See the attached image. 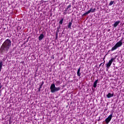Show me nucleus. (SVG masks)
Segmentation results:
<instances>
[{
  "instance_id": "3",
  "label": "nucleus",
  "mask_w": 124,
  "mask_h": 124,
  "mask_svg": "<svg viewBox=\"0 0 124 124\" xmlns=\"http://www.w3.org/2000/svg\"><path fill=\"white\" fill-rule=\"evenodd\" d=\"M116 58H117V56H116L114 58H111L110 60L108 62V63L106 64L108 69L109 67H110V66H111V65L112 64V63L113 62H114V61H115L116 60Z\"/></svg>"
},
{
  "instance_id": "12",
  "label": "nucleus",
  "mask_w": 124,
  "mask_h": 124,
  "mask_svg": "<svg viewBox=\"0 0 124 124\" xmlns=\"http://www.w3.org/2000/svg\"><path fill=\"white\" fill-rule=\"evenodd\" d=\"M117 48H118V46H116V45H115L113 47H112V48L111 49V51H115V50H117Z\"/></svg>"
},
{
  "instance_id": "1",
  "label": "nucleus",
  "mask_w": 124,
  "mask_h": 124,
  "mask_svg": "<svg viewBox=\"0 0 124 124\" xmlns=\"http://www.w3.org/2000/svg\"><path fill=\"white\" fill-rule=\"evenodd\" d=\"M11 47V40L9 39H6L1 46L0 52L1 54L7 53Z\"/></svg>"
},
{
  "instance_id": "5",
  "label": "nucleus",
  "mask_w": 124,
  "mask_h": 124,
  "mask_svg": "<svg viewBox=\"0 0 124 124\" xmlns=\"http://www.w3.org/2000/svg\"><path fill=\"white\" fill-rule=\"evenodd\" d=\"M123 40H124L123 37H122L121 39L115 44L118 48H119V47H121V46L123 45Z\"/></svg>"
},
{
  "instance_id": "4",
  "label": "nucleus",
  "mask_w": 124,
  "mask_h": 124,
  "mask_svg": "<svg viewBox=\"0 0 124 124\" xmlns=\"http://www.w3.org/2000/svg\"><path fill=\"white\" fill-rule=\"evenodd\" d=\"M112 117H113V112H111V113L105 120V122H106L107 124H108V123H110V122L112 120Z\"/></svg>"
},
{
  "instance_id": "30",
  "label": "nucleus",
  "mask_w": 124,
  "mask_h": 124,
  "mask_svg": "<svg viewBox=\"0 0 124 124\" xmlns=\"http://www.w3.org/2000/svg\"><path fill=\"white\" fill-rule=\"evenodd\" d=\"M41 91V88H38V92H40Z\"/></svg>"
},
{
  "instance_id": "2",
  "label": "nucleus",
  "mask_w": 124,
  "mask_h": 124,
  "mask_svg": "<svg viewBox=\"0 0 124 124\" xmlns=\"http://www.w3.org/2000/svg\"><path fill=\"white\" fill-rule=\"evenodd\" d=\"M50 89L52 93H54L59 92V91L61 90V87H56V85L54 83L51 84Z\"/></svg>"
},
{
  "instance_id": "6",
  "label": "nucleus",
  "mask_w": 124,
  "mask_h": 124,
  "mask_svg": "<svg viewBox=\"0 0 124 124\" xmlns=\"http://www.w3.org/2000/svg\"><path fill=\"white\" fill-rule=\"evenodd\" d=\"M114 96V93H108L107 95V97L108 98H111V97H113Z\"/></svg>"
},
{
  "instance_id": "25",
  "label": "nucleus",
  "mask_w": 124,
  "mask_h": 124,
  "mask_svg": "<svg viewBox=\"0 0 124 124\" xmlns=\"http://www.w3.org/2000/svg\"><path fill=\"white\" fill-rule=\"evenodd\" d=\"M44 84V81H43L42 82V83H41V86H43Z\"/></svg>"
},
{
  "instance_id": "16",
  "label": "nucleus",
  "mask_w": 124,
  "mask_h": 124,
  "mask_svg": "<svg viewBox=\"0 0 124 124\" xmlns=\"http://www.w3.org/2000/svg\"><path fill=\"white\" fill-rule=\"evenodd\" d=\"M63 22V18H62L61 20L59 22V24H60V25H62Z\"/></svg>"
},
{
  "instance_id": "11",
  "label": "nucleus",
  "mask_w": 124,
  "mask_h": 124,
  "mask_svg": "<svg viewBox=\"0 0 124 124\" xmlns=\"http://www.w3.org/2000/svg\"><path fill=\"white\" fill-rule=\"evenodd\" d=\"M120 24V21H116L115 23L113 24V27L114 28H116V27H118V25Z\"/></svg>"
},
{
  "instance_id": "29",
  "label": "nucleus",
  "mask_w": 124,
  "mask_h": 124,
  "mask_svg": "<svg viewBox=\"0 0 124 124\" xmlns=\"http://www.w3.org/2000/svg\"><path fill=\"white\" fill-rule=\"evenodd\" d=\"M40 89H42V85H40V87H39Z\"/></svg>"
},
{
  "instance_id": "28",
  "label": "nucleus",
  "mask_w": 124,
  "mask_h": 124,
  "mask_svg": "<svg viewBox=\"0 0 124 124\" xmlns=\"http://www.w3.org/2000/svg\"><path fill=\"white\" fill-rule=\"evenodd\" d=\"M68 10V9H66L64 10L65 12H67V11Z\"/></svg>"
},
{
  "instance_id": "31",
  "label": "nucleus",
  "mask_w": 124,
  "mask_h": 124,
  "mask_svg": "<svg viewBox=\"0 0 124 124\" xmlns=\"http://www.w3.org/2000/svg\"><path fill=\"white\" fill-rule=\"evenodd\" d=\"M1 95V94H0V96Z\"/></svg>"
},
{
  "instance_id": "23",
  "label": "nucleus",
  "mask_w": 124,
  "mask_h": 124,
  "mask_svg": "<svg viewBox=\"0 0 124 124\" xmlns=\"http://www.w3.org/2000/svg\"><path fill=\"white\" fill-rule=\"evenodd\" d=\"M19 30H21V29H22V27H20V26H18L17 28V30L18 31V30H19Z\"/></svg>"
},
{
  "instance_id": "17",
  "label": "nucleus",
  "mask_w": 124,
  "mask_h": 124,
  "mask_svg": "<svg viewBox=\"0 0 124 124\" xmlns=\"http://www.w3.org/2000/svg\"><path fill=\"white\" fill-rule=\"evenodd\" d=\"M114 1H110L109 3V5H110V6L113 5V3H114Z\"/></svg>"
},
{
  "instance_id": "27",
  "label": "nucleus",
  "mask_w": 124,
  "mask_h": 124,
  "mask_svg": "<svg viewBox=\"0 0 124 124\" xmlns=\"http://www.w3.org/2000/svg\"><path fill=\"white\" fill-rule=\"evenodd\" d=\"M58 30H60L61 29V25H59V27L57 28Z\"/></svg>"
},
{
  "instance_id": "13",
  "label": "nucleus",
  "mask_w": 124,
  "mask_h": 124,
  "mask_svg": "<svg viewBox=\"0 0 124 124\" xmlns=\"http://www.w3.org/2000/svg\"><path fill=\"white\" fill-rule=\"evenodd\" d=\"M72 20L71 22H69V24L68 25V29H71V26H72Z\"/></svg>"
},
{
  "instance_id": "10",
  "label": "nucleus",
  "mask_w": 124,
  "mask_h": 124,
  "mask_svg": "<svg viewBox=\"0 0 124 124\" xmlns=\"http://www.w3.org/2000/svg\"><path fill=\"white\" fill-rule=\"evenodd\" d=\"M89 13H91V11H88L87 12H86L84 14H83L82 15V17H84L85 16H87V15H88V14H89Z\"/></svg>"
},
{
  "instance_id": "22",
  "label": "nucleus",
  "mask_w": 124,
  "mask_h": 124,
  "mask_svg": "<svg viewBox=\"0 0 124 124\" xmlns=\"http://www.w3.org/2000/svg\"><path fill=\"white\" fill-rule=\"evenodd\" d=\"M59 32H60V29H57L56 33H59Z\"/></svg>"
},
{
  "instance_id": "9",
  "label": "nucleus",
  "mask_w": 124,
  "mask_h": 124,
  "mask_svg": "<svg viewBox=\"0 0 124 124\" xmlns=\"http://www.w3.org/2000/svg\"><path fill=\"white\" fill-rule=\"evenodd\" d=\"M98 82V79L96 80L93 83V87L95 88L97 86V82Z\"/></svg>"
},
{
  "instance_id": "21",
  "label": "nucleus",
  "mask_w": 124,
  "mask_h": 124,
  "mask_svg": "<svg viewBox=\"0 0 124 124\" xmlns=\"http://www.w3.org/2000/svg\"><path fill=\"white\" fill-rule=\"evenodd\" d=\"M59 84H61V81L58 80L57 81H56V85H59Z\"/></svg>"
},
{
  "instance_id": "14",
  "label": "nucleus",
  "mask_w": 124,
  "mask_h": 124,
  "mask_svg": "<svg viewBox=\"0 0 124 124\" xmlns=\"http://www.w3.org/2000/svg\"><path fill=\"white\" fill-rule=\"evenodd\" d=\"M1 69H2V61H0V72L1 71Z\"/></svg>"
},
{
  "instance_id": "20",
  "label": "nucleus",
  "mask_w": 124,
  "mask_h": 124,
  "mask_svg": "<svg viewBox=\"0 0 124 124\" xmlns=\"http://www.w3.org/2000/svg\"><path fill=\"white\" fill-rule=\"evenodd\" d=\"M105 62V61L104 62L101 63L99 66H101V65H102L103 66V65H104V63Z\"/></svg>"
},
{
  "instance_id": "8",
  "label": "nucleus",
  "mask_w": 124,
  "mask_h": 124,
  "mask_svg": "<svg viewBox=\"0 0 124 124\" xmlns=\"http://www.w3.org/2000/svg\"><path fill=\"white\" fill-rule=\"evenodd\" d=\"M81 70V67H79L78 70V71H77V75L78 76H81V73H80V71Z\"/></svg>"
},
{
  "instance_id": "7",
  "label": "nucleus",
  "mask_w": 124,
  "mask_h": 124,
  "mask_svg": "<svg viewBox=\"0 0 124 124\" xmlns=\"http://www.w3.org/2000/svg\"><path fill=\"white\" fill-rule=\"evenodd\" d=\"M44 38V35L43 34H41L38 37L39 40H42Z\"/></svg>"
},
{
  "instance_id": "19",
  "label": "nucleus",
  "mask_w": 124,
  "mask_h": 124,
  "mask_svg": "<svg viewBox=\"0 0 124 124\" xmlns=\"http://www.w3.org/2000/svg\"><path fill=\"white\" fill-rule=\"evenodd\" d=\"M71 7V5L69 4L66 8L67 9H69Z\"/></svg>"
},
{
  "instance_id": "15",
  "label": "nucleus",
  "mask_w": 124,
  "mask_h": 124,
  "mask_svg": "<svg viewBox=\"0 0 124 124\" xmlns=\"http://www.w3.org/2000/svg\"><path fill=\"white\" fill-rule=\"evenodd\" d=\"M95 8L93 9V8H91V9L88 11H90V13L92 12V13H93V12H95Z\"/></svg>"
},
{
  "instance_id": "18",
  "label": "nucleus",
  "mask_w": 124,
  "mask_h": 124,
  "mask_svg": "<svg viewBox=\"0 0 124 124\" xmlns=\"http://www.w3.org/2000/svg\"><path fill=\"white\" fill-rule=\"evenodd\" d=\"M58 34H59V33H56L55 39L56 40L58 39Z\"/></svg>"
},
{
  "instance_id": "24",
  "label": "nucleus",
  "mask_w": 124,
  "mask_h": 124,
  "mask_svg": "<svg viewBox=\"0 0 124 124\" xmlns=\"http://www.w3.org/2000/svg\"><path fill=\"white\" fill-rule=\"evenodd\" d=\"M2 88V85L1 84V83H0V90Z\"/></svg>"
},
{
  "instance_id": "26",
  "label": "nucleus",
  "mask_w": 124,
  "mask_h": 124,
  "mask_svg": "<svg viewBox=\"0 0 124 124\" xmlns=\"http://www.w3.org/2000/svg\"><path fill=\"white\" fill-rule=\"evenodd\" d=\"M63 15H66V14H67V13L66 12H64L63 13Z\"/></svg>"
}]
</instances>
